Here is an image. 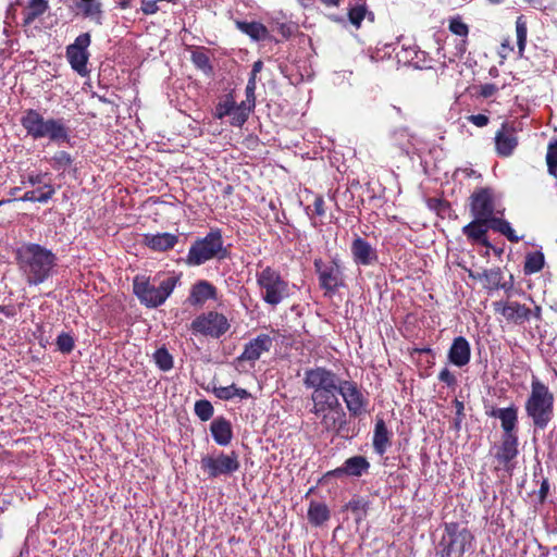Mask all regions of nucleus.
Returning <instances> with one entry per match:
<instances>
[{
    "mask_svg": "<svg viewBox=\"0 0 557 557\" xmlns=\"http://www.w3.org/2000/svg\"><path fill=\"white\" fill-rule=\"evenodd\" d=\"M323 205H324V201H323V199H322V198H317V199L314 200V203H313V206H314V211H315V213H317L318 215H322V214H324Z\"/></svg>",
    "mask_w": 557,
    "mask_h": 557,
    "instance_id": "obj_62",
    "label": "nucleus"
},
{
    "mask_svg": "<svg viewBox=\"0 0 557 557\" xmlns=\"http://www.w3.org/2000/svg\"><path fill=\"white\" fill-rule=\"evenodd\" d=\"M548 491H549L548 481L543 480V482L541 483L540 491H539V497H540L541 502H544V499L546 498V496L548 494Z\"/></svg>",
    "mask_w": 557,
    "mask_h": 557,
    "instance_id": "obj_58",
    "label": "nucleus"
},
{
    "mask_svg": "<svg viewBox=\"0 0 557 557\" xmlns=\"http://www.w3.org/2000/svg\"><path fill=\"white\" fill-rule=\"evenodd\" d=\"M257 283L262 292V299L271 306H277L289 296L288 283L270 267L257 274Z\"/></svg>",
    "mask_w": 557,
    "mask_h": 557,
    "instance_id": "obj_8",
    "label": "nucleus"
},
{
    "mask_svg": "<svg viewBox=\"0 0 557 557\" xmlns=\"http://www.w3.org/2000/svg\"><path fill=\"white\" fill-rule=\"evenodd\" d=\"M448 359L453 364L462 367L470 360V350H449Z\"/></svg>",
    "mask_w": 557,
    "mask_h": 557,
    "instance_id": "obj_45",
    "label": "nucleus"
},
{
    "mask_svg": "<svg viewBox=\"0 0 557 557\" xmlns=\"http://www.w3.org/2000/svg\"><path fill=\"white\" fill-rule=\"evenodd\" d=\"M373 448L379 455L386 453L387 447L391 445V432L382 418H376L374 432H373Z\"/></svg>",
    "mask_w": 557,
    "mask_h": 557,
    "instance_id": "obj_23",
    "label": "nucleus"
},
{
    "mask_svg": "<svg viewBox=\"0 0 557 557\" xmlns=\"http://www.w3.org/2000/svg\"><path fill=\"white\" fill-rule=\"evenodd\" d=\"M393 140L403 151L409 152V148L412 145V136L409 134L407 128H399L393 133Z\"/></svg>",
    "mask_w": 557,
    "mask_h": 557,
    "instance_id": "obj_40",
    "label": "nucleus"
},
{
    "mask_svg": "<svg viewBox=\"0 0 557 557\" xmlns=\"http://www.w3.org/2000/svg\"><path fill=\"white\" fill-rule=\"evenodd\" d=\"M438 380L446 383L448 386H454L457 382L455 375L447 368H444L440 372Z\"/></svg>",
    "mask_w": 557,
    "mask_h": 557,
    "instance_id": "obj_52",
    "label": "nucleus"
},
{
    "mask_svg": "<svg viewBox=\"0 0 557 557\" xmlns=\"http://www.w3.org/2000/svg\"><path fill=\"white\" fill-rule=\"evenodd\" d=\"M525 411L536 429L544 430L554 418V395L548 387L533 379Z\"/></svg>",
    "mask_w": 557,
    "mask_h": 557,
    "instance_id": "obj_4",
    "label": "nucleus"
},
{
    "mask_svg": "<svg viewBox=\"0 0 557 557\" xmlns=\"http://www.w3.org/2000/svg\"><path fill=\"white\" fill-rule=\"evenodd\" d=\"M48 10L47 0H30L23 12L25 25H30Z\"/></svg>",
    "mask_w": 557,
    "mask_h": 557,
    "instance_id": "obj_32",
    "label": "nucleus"
},
{
    "mask_svg": "<svg viewBox=\"0 0 557 557\" xmlns=\"http://www.w3.org/2000/svg\"><path fill=\"white\" fill-rule=\"evenodd\" d=\"M180 282V276L169 275L157 282L146 276H136L133 281V290L139 301L148 308H157L165 302Z\"/></svg>",
    "mask_w": 557,
    "mask_h": 557,
    "instance_id": "obj_3",
    "label": "nucleus"
},
{
    "mask_svg": "<svg viewBox=\"0 0 557 557\" xmlns=\"http://www.w3.org/2000/svg\"><path fill=\"white\" fill-rule=\"evenodd\" d=\"M512 288V276H510V282H504L502 283V281L499 282V286H498V289H504V290H510Z\"/></svg>",
    "mask_w": 557,
    "mask_h": 557,
    "instance_id": "obj_64",
    "label": "nucleus"
},
{
    "mask_svg": "<svg viewBox=\"0 0 557 557\" xmlns=\"http://www.w3.org/2000/svg\"><path fill=\"white\" fill-rule=\"evenodd\" d=\"M492 416L500 420L504 435L515 434L518 421L517 408H498L493 410Z\"/></svg>",
    "mask_w": 557,
    "mask_h": 557,
    "instance_id": "obj_28",
    "label": "nucleus"
},
{
    "mask_svg": "<svg viewBox=\"0 0 557 557\" xmlns=\"http://www.w3.org/2000/svg\"><path fill=\"white\" fill-rule=\"evenodd\" d=\"M471 213L481 221H492L495 213L502 211L495 209L493 193L488 188H481L471 196Z\"/></svg>",
    "mask_w": 557,
    "mask_h": 557,
    "instance_id": "obj_12",
    "label": "nucleus"
},
{
    "mask_svg": "<svg viewBox=\"0 0 557 557\" xmlns=\"http://www.w3.org/2000/svg\"><path fill=\"white\" fill-rule=\"evenodd\" d=\"M527 34H528L527 22L523 18V16H519L516 21V35H517L518 52H519L520 57L523 55V52L525 49Z\"/></svg>",
    "mask_w": 557,
    "mask_h": 557,
    "instance_id": "obj_36",
    "label": "nucleus"
},
{
    "mask_svg": "<svg viewBox=\"0 0 557 557\" xmlns=\"http://www.w3.org/2000/svg\"><path fill=\"white\" fill-rule=\"evenodd\" d=\"M451 349H465V348H469V343L467 342L466 338L459 336V337H456L453 342V344L450 345Z\"/></svg>",
    "mask_w": 557,
    "mask_h": 557,
    "instance_id": "obj_56",
    "label": "nucleus"
},
{
    "mask_svg": "<svg viewBox=\"0 0 557 557\" xmlns=\"http://www.w3.org/2000/svg\"><path fill=\"white\" fill-rule=\"evenodd\" d=\"M90 42V35L88 33H84L77 36L75 41L66 48V59L71 64V67L81 76H86L88 74L87 62L89 53L87 48Z\"/></svg>",
    "mask_w": 557,
    "mask_h": 557,
    "instance_id": "obj_11",
    "label": "nucleus"
},
{
    "mask_svg": "<svg viewBox=\"0 0 557 557\" xmlns=\"http://www.w3.org/2000/svg\"><path fill=\"white\" fill-rule=\"evenodd\" d=\"M236 27L255 41L264 40L269 36L267 27L259 22L236 21Z\"/></svg>",
    "mask_w": 557,
    "mask_h": 557,
    "instance_id": "obj_29",
    "label": "nucleus"
},
{
    "mask_svg": "<svg viewBox=\"0 0 557 557\" xmlns=\"http://www.w3.org/2000/svg\"><path fill=\"white\" fill-rule=\"evenodd\" d=\"M212 393L222 400H230L234 397H238L240 399H247L250 397V393L245 389L237 387L235 384H231L228 386H216L212 383Z\"/></svg>",
    "mask_w": 557,
    "mask_h": 557,
    "instance_id": "obj_31",
    "label": "nucleus"
},
{
    "mask_svg": "<svg viewBox=\"0 0 557 557\" xmlns=\"http://www.w3.org/2000/svg\"><path fill=\"white\" fill-rule=\"evenodd\" d=\"M260 358V350H244L243 354L234 361V366L238 371H247L246 362L252 367V363Z\"/></svg>",
    "mask_w": 557,
    "mask_h": 557,
    "instance_id": "obj_37",
    "label": "nucleus"
},
{
    "mask_svg": "<svg viewBox=\"0 0 557 557\" xmlns=\"http://www.w3.org/2000/svg\"><path fill=\"white\" fill-rule=\"evenodd\" d=\"M517 446L518 438L516 434L503 435L502 444L495 454V458L499 465L504 466V463L510 462L517 456Z\"/></svg>",
    "mask_w": 557,
    "mask_h": 557,
    "instance_id": "obj_22",
    "label": "nucleus"
},
{
    "mask_svg": "<svg viewBox=\"0 0 557 557\" xmlns=\"http://www.w3.org/2000/svg\"><path fill=\"white\" fill-rule=\"evenodd\" d=\"M18 270L29 286L45 283L53 275L57 256L48 248L34 243H24L15 250Z\"/></svg>",
    "mask_w": 557,
    "mask_h": 557,
    "instance_id": "obj_1",
    "label": "nucleus"
},
{
    "mask_svg": "<svg viewBox=\"0 0 557 557\" xmlns=\"http://www.w3.org/2000/svg\"><path fill=\"white\" fill-rule=\"evenodd\" d=\"M544 265V257L541 252L529 253L524 262V272L533 274L542 270Z\"/></svg>",
    "mask_w": 557,
    "mask_h": 557,
    "instance_id": "obj_38",
    "label": "nucleus"
},
{
    "mask_svg": "<svg viewBox=\"0 0 557 557\" xmlns=\"http://www.w3.org/2000/svg\"><path fill=\"white\" fill-rule=\"evenodd\" d=\"M152 358L162 371H169L173 368V357L169 354V350H154Z\"/></svg>",
    "mask_w": 557,
    "mask_h": 557,
    "instance_id": "obj_41",
    "label": "nucleus"
},
{
    "mask_svg": "<svg viewBox=\"0 0 557 557\" xmlns=\"http://www.w3.org/2000/svg\"><path fill=\"white\" fill-rule=\"evenodd\" d=\"M216 297L215 286L206 280H200L191 286L188 302L195 307H202L207 300H215Z\"/></svg>",
    "mask_w": 557,
    "mask_h": 557,
    "instance_id": "obj_17",
    "label": "nucleus"
},
{
    "mask_svg": "<svg viewBox=\"0 0 557 557\" xmlns=\"http://www.w3.org/2000/svg\"><path fill=\"white\" fill-rule=\"evenodd\" d=\"M75 7L85 18H89L97 25H102L104 15L102 3L99 0H78L75 2Z\"/></svg>",
    "mask_w": 557,
    "mask_h": 557,
    "instance_id": "obj_24",
    "label": "nucleus"
},
{
    "mask_svg": "<svg viewBox=\"0 0 557 557\" xmlns=\"http://www.w3.org/2000/svg\"><path fill=\"white\" fill-rule=\"evenodd\" d=\"M200 467L208 478L214 479L222 475H232L240 468L238 454L232 450L228 454L219 451L206 455L200 460Z\"/></svg>",
    "mask_w": 557,
    "mask_h": 557,
    "instance_id": "obj_9",
    "label": "nucleus"
},
{
    "mask_svg": "<svg viewBox=\"0 0 557 557\" xmlns=\"http://www.w3.org/2000/svg\"><path fill=\"white\" fill-rule=\"evenodd\" d=\"M468 120L478 127H484L488 123V117L484 114L470 115Z\"/></svg>",
    "mask_w": 557,
    "mask_h": 557,
    "instance_id": "obj_53",
    "label": "nucleus"
},
{
    "mask_svg": "<svg viewBox=\"0 0 557 557\" xmlns=\"http://www.w3.org/2000/svg\"><path fill=\"white\" fill-rule=\"evenodd\" d=\"M488 226L490 221H481L480 219L474 218L473 221L462 227V233L468 237V239L472 242H480L484 246H488L485 238Z\"/></svg>",
    "mask_w": 557,
    "mask_h": 557,
    "instance_id": "obj_27",
    "label": "nucleus"
},
{
    "mask_svg": "<svg viewBox=\"0 0 557 557\" xmlns=\"http://www.w3.org/2000/svg\"><path fill=\"white\" fill-rule=\"evenodd\" d=\"M546 163L548 168L549 174H556L557 169V140L555 143L549 144L547 154H546Z\"/></svg>",
    "mask_w": 557,
    "mask_h": 557,
    "instance_id": "obj_46",
    "label": "nucleus"
},
{
    "mask_svg": "<svg viewBox=\"0 0 557 557\" xmlns=\"http://www.w3.org/2000/svg\"><path fill=\"white\" fill-rule=\"evenodd\" d=\"M227 250L223 247V239L219 230L211 231L203 238L197 239L189 248L186 262L197 267L218 258L224 259Z\"/></svg>",
    "mask_w": 557,
    "mask_h": 557,
    "instance_id": "obj_6",
    "label": "nucleus"
},
{
    "mask_svg": "<svg viewBox=\"0 0 557 557\" xmlns=\"http://www.w3.org/2000/svg\"><path fill=\"white\" fill-rule=\"evenodd\" d=\"M447 543L461 557L471 546L473 535L467 529L458 530L456 523H447L445 525V535Z\"/></svg>",
    "mask_w": 557,
    "mask_h": 557,
    "instance_id": "obj_15",
    "label": "nucleus"
},
{
    "mask_svg": "<svg viewBox=\"0 0 557 557\" xmlns=\"http://www.w3.org/2000/svg\"><path fill=\"white\" fill-rule=\"evenodd\" d=\"M495 310L502 313L507 320L513 322H522L528 319L530 310L519 302H495Z\"/></svg>",
    "mask_w": 557,
    "mask_h": 557,
    "instance_id": "obj_21",
    "label": "nucleus"
},
{
    "mask_svg": "<svg viewBox=\"0 0 557 557\" xmlns=\"http://www.w3.org/2000/svg\"><path fill=\"white\" fill-rule=\"evenodd\" d=\"M337 394L343 397L351 416L359 417L366 412L368 399L356 382L344 380Z\"/></svg>",
    "mask_w": 557,
    "mask_h": 557,
    "instance_id": "obj_13",
    "label": "nucleus"
},
{
    "mask_svg": "<svg viewBox=\"0 0 557 557\" xmlns=\"http://www.w3.org/2000/svg\"><path fill=\"white\" fill-rule=\"evenodd\" d=\"M449 30L460 37H466L468 35L469 28L467 24H465L461 18L455 17L449 22Z\"/></svg>",
    "mask_w": 557,
    "mask_h": 557,
    "instance_id": "obj_48",
    "label": "nucleus"
},
{
    "mask_svg": "<svg viewBox=\"0 0 557 557\" xmlns=\"http://www.w3.org/2000/svg\"><path fill=\"white\" fill-rule=\"evenodd\" d=\"M369 467L370 463L363 456H354L348 458L334 473L337 475L344 473L350 476H361Z\"/></svg>",
    "mask_w": 557,
    "mask_h": 557,
    "instance_id": "obj_26",
    "label": "nucleus"
},
{
    "mask_svg": "<svg viewBox=\"0 0 557 557\" xmlns=\"http://www.w3.org/2000/svg\"><path fill=\"white\" fill-rule=\"evenodd\" d=\"M351 75L350 71H342L334 73L333 82L335 84L341 83L344 79H347Z\"/></svg>",
    "mask_w": 557,
    "mask_h": 557,
    "instance_id": "obj_60",
    "label": "nucleus"
},
{
    "mask_svg": "<svg viewBox=\"0 0 557 557\" xmlns=\"http://www.w3.org/2000/svg\"><path fill=\"white\" fill-rule=\"evenodd\" d=\"M178 242V236L172 233H157L144 235V244L154 251L172 249Z\"/></svg>",
    "mask_w": 557,
    "mask_h": 557,
    "instance_id": "obj_19",
    "label": "nucleus"
},
{
    "mask_svg": "<svg viewBox=\"0 0 557 557\" xmlns=\"http://www.w3.org/2000/svg\"><path fill=\"white\" fill-rule=\"evenodd\" d=\"M310 411L319 420L323 431L337 434L347 424L346 412L338 397L312 400Z\"/></svg>",
    "mask_w": 557,
    "mask_h": 557,
    "instance_id": "obj_7",
    "label": "nucleus"
},
{
    "mask_svg": "<svg viewBox=\"0 0 557 557\" xmlns=\"http://www.w3.org/2000/svg\"><path fill=\"white\" fill-rule=\"evenodd\" d=\"M54 188L50 184H45L42 189L26 191L22 197V201L45 203L52 198Z\"/></svg>",
    "mask_w": 557,
    "mask_h": 557,
    "instance_id": "obj_33",
    "label": "nucleus"
},
{
    "mask_svg": "<svg viewBox=\"0 0 557 557\" xmlns=\"http://www.w3.org/2000/svg\"><path fill=\"white\" fill-rule=\"evenodd\" d=\"M194 61L200 67H205L206 65H208L209 62L208 58L203 53L195 54Z\"/></svg>",
    "mask_w": 557,
    "mask_h": 557,
    "instance_id": "obj_61",
    "label": "nucleus"
},
{
    "mask_svg": "<svg viewBox=\"0 0 557 557\" xmlns=\"http://www.w3.org/2000/svg\"><path fill=\"white\" fill-rule=\"evenodd\" d=\"M193 327L196 332L219 337L227 331L228 322L223 314L211 311L198 317L193 322Z\"/></svg>",
    "mask_w": 557,
    "mask_h": 557,
    "instance_id": "obj_14",
    "label": "nucleus"
},
{
    "mask_svg": "<svg viewBox=\"0 0 557 557\" xmlns=\"http://www.w3.org/2000/svg\"><path fill=\"white\" fill-rule=\"evenodd\" d=\"M366 14L367 8L364 5H356L349 10V21L352 25L359 27L361 25V22L364 20Z\"/></svg>",
    "mask_w": 557,
    "mask_h": 557,
    "instance_id": "obj_47",
    "label": "nucleus"
},
{
    "mask_svg": "<svg viewBox=\"0 0 557 557\" xmlns=\"http://www.w3.org/2000/svg\"><path fill=\"white\" fill-rule=\"evenodd\" d=\"M348 507L352 511H357L360 509H364L366 503L362 499H352L351 502H349Z\"/></svg>",
    "mask_w": 557,
    "mask_h": 557,
    "instance_id": "obj_59",
    "label": "nucleus"
},
{
    "mask_svg": "<svg viewBox=\"0 0 557 557\" xmlns=\"http://www.w3.org/2000/svg\"><path fill=\"white\" fill-rule=\"evenodd\" d=\"M331 517L330 509L324 503L310 502L308 508V520L314 527L325 523Z\"/></svg>",
    "mask_w": 557,
    "mask_h": 557,
    "instance_id": "obj_30",
    "label": "nucleus"
},
{
    "mask_svg": "<svg viewBox=\"0 0 557 557\" xmlns=\"http://www.w3.org/2000/svg\"><path fill=\"white\" fill-rule=\"evenodd\" d=\"M482 275H484L483 280L488 287L498 289L499 282L502 281V271L499 268L483 270Z\"/></svg>",
    "mask_w": 557,
    "mask_h": 557,
    "instance_id": "obj_44",
    "label": "nucleus"
},
{
    "mask_svg": "<svg viewBox=\"0 0 557 557\" xmlns=\"http://www.w3.org/2000/svg\"><path fill=\"white\" fill-rule=\"evenodd\" d=\"M343 381L335 372L315 367L306 370L304 385L312 389L311 400L330 399L337 397Z\"/></svg>",
    "mask_w": 557,
    "mask_h": 557,
    "instance_id": "obj_5",
    "label": "nucleus"
},
{
    "mask_svg": "<svg viewBox=\"0 0 557 557\" xmlns=\"http://www.w3.org/2000/svg\"><path fill=\"white\" fill-rule=\"evenodd\" d=\"M213 406L207 399L197 400L195 404V413L201 421H208L213 416Z\"/></svg>",
    "mask_w": 557,
    "mask_h": 557,
    "instance_id": "obj_42",
    "label": "nucleus"
},
{
    "mask_svg": "<svg viewBox=\"0 0 557 557\" xmlns=\"http://www.w3.org/2000/svg\"><path fill=\"white\" fill-rule=\"evenodd\" d=\"M440 546L442 547L440 552L441 557H451L453 553H455L454 548L447 543L446 536H443Z\"/></svg>",
    "mask_w": 557,
    "mask_h": 557,
    "instance_id": "obj_54",
    "label": "nucleus"
},
{
    "mask_svg": "<svg viewBox=\"0 0 557 557\" xmlns=\"http://www.w3.org/2000/svg\"><path fill=\"white\" fill-rule=\"evenodd\" d=\"M253 110V107L249 106V103L240 102L239 104H234V110L228 115L231 117V124L233 126L240 127L248 120L250 112Z\"/></svg>",
    "mask_w": 557,
    "mask_h": 557,
    "instance_id": "obj_35",
    "label": "nucleus"
},
{
    "mask_svg": "<svg viewBox=\"0 0 557 557\" xmlns=\"http://www.w3.org/2000/svg\"><path fill=\"white\" fill-rule=\"evenodd\" d=\"M490 227L504 235L511 243H518L521 239V237L518 236L515 230L511 227V224L500 218L493 219L490 222Z\"/></svg>",
    "mask_w": 557,
    "mask_h": 557,
    "instance_id": "obj_34",
    "label": "nucleus"
},
{
    "mask_svg": "<svg viewBox=\"0 0 557 557\" xmlns=\"http://www.w3.org/2000/svg\"><path fill=\"white\" fill-rule=\"evenodd\" d=\"M158 0H143L141 1V11L146 15H151L158 12L159 8L157 5Z\"/></svg>",
    "mask_w": 557,
    "mask_h": 557,
    "instance_id": "obj_51",
    "label": "nucleus"
},
{
    "mask_svg": "<svg viewBox=\"0 0 557 557\" xmlns=\"http://www.w3.org/2000/svg\"><path fill=\"white\" fill-rule=\"evenodd\" d=\"M313 264L319 276L320 286L325 290V294H334L339 287L344 286L343 269L337 259L330 262L315 259Z\"/></svg>",
    "mask_w": 557,
    "mask_h": 557,
    "instance_id": "obj_10",
    "label": "nucleus"
},
{
    "mask_svg": "<svg viewBox=\"0 0 557 557\" xmlns=\"http://www.w3.org/2000/svg\"><path fill=\"white\" fill-rule=\"evenodd\" d=\"M497 91V87L494 84H485L481 86V96L484 98L492 97Z\"/></svg>",
    "mask_w": 557,
    "mask_h": 557,
    "instance_id": "obj_55",
    "label": "nucleus"
},
{
    "mask_svg": "<svg viewBox=\"0 0 557 557\" xmlns=\"http://www.w3.org/2000/svg\"><path fill=\"white\" fill-rule=\"evenodd\" d=\"M496 151L502 157H509L518 145L513 128L504 124L495 136Z\"/></svg>",
    "mask_w": 557,
    "mask_h": 557,
    "instance_id": "obj_18",
    "label": "nucleus"
},
{
    "mask_svg": "<svg viewBox=\"0 0 557 557\" xmlns=\"http://www.w3.org/2000/svg\"><path fill=\"white\" fill-rule=\"evenodd\" d=\"M51 162H52V166L55 169V170H66L71 163H72V158L70 156V153H67L66 151H57L54 153V156L52 157L51 159Z\"/></svg>",
    "mask_w": 557,
    "mask_h": 557,
    "instance_id": "obj_43",
    "label": "nucleus"
},
{
    "mask_svg": "<svg viewBox=\"0 0 557 557\" xmlns=\"http://www.w3.org/2000/svg\"><path fill=\"white\" fill-rule=\"evenodd\" d=\"M255 90H256V78L255 75H251L248 79V83L246 85V100L243 102L249 103V106L253 107L256 106V98H255Z\"/></svg>",
    "mask_w": 557,
    "mask_h": 557,
    "instance_id": "obj_49",
    "label": "nucleus"
},
{
    "mask_svg": "<svg viewBox=\"0 0 557 557\" xmlns=\"http://www.w3.org/2000/svg\"><path fill=\"white\" fill-rule=\"evenodd\" d=\"M354 261L360 265H372L377 261L376 249L361 237H356L351 243Z\"/></svg>",
    "mask_w": 557,
    "mask_h": 557,
    "instance_id": "obj_16",
    "label": "nucleus"
},
{
    "mask_svg": "<svg viewBox=\"0 0 557 557\" xmlns=\"http://www.w3.org/2000/svg\"><path fill=\"white\" fill-rule=\"evenodd\" d=\"M0 312L7 318H12L16 315L17 308L14 306H0Z\"/></svg>",
    "mask_w": 557,
    "mask_h": 557,
    "instance_id": "obj_57",
    "label": "nucleus"
},
{
    "mask_svg": "<svg viewBox=\"0 0 557 557\" xmlns=\"http://www.w3.org/2000/svg\"><path fill=\"white\" fill-rule=\"evenodd\" d=\"M21 124L35 140L48 138L58 145L70 141L69 128L62 119H46L35 109L24 111Z\"/></svg>",
    "mask_w": 557,
    "mask_h": 557,
    "instance_id": "obj_2",
    "label": "nucleus"
},
{
    "mask_svg": "<svg viewBox=\"0 0 557 557\" xmlns=\"http://www.w3.org/2000/svg\"><path fill=\"white\" fill-rule=\"evenodd\" d=\"M44 175L42 174H36V175H29L28 176V183L32 186L39 185L42 183Z\"/></svg>",
    "mask_w": 557,
    "mask_h": 557,
    "instance_id": "obj_63",
    "label": "nucleus"
},
{
    "mask_svg": "<svg viewBox=\"0 0 557 557\" xmlns=\"http://www.w3.org/2000/svg\"><path fill=\"white\" fill-rule=\"evenodd\" d=\"M235 103L236 101L232 95L224 96L215 107L214 116L219 120L228 116L232 113V110H234Z\"/></svg>",
    "mask_w": 557,
    "mask_h": 557,
    "instance_id": "obj_39",
    "label": "nucleus"
},
{
    "mask_svg": "<svg viewBox=\"0 0 557 557\" xmlns=\"http://www.w3.org/2000/svg\"><path fill=\"white\" fill-rule=\"evenodd\" d=\"M282 337V334L278 331L271 330L265 333L259 334L248 344H246L245 348H271V347H288V343L278 342V338Z\"/></svg>",
    "mask_w": 557,
    "mask_h": 557,
    "instance_id": "obj_25",
    "label": "nucleus"
},
{
    "mask_svg": "<svg viewBox=\"0 0 557 557\" xmlns=\"http://www.w3.org/2000/svg\"><path fill=\"white\" fill-rule=\"evenodd\" d=\"M210 431L214 442L220 446H227L233 438L232 425L224 417H219L211 422Z\"/></svg>",
    "mask_w": 557,
    "mask_h": 557,
    "instance_id": "obj_20",
    "label": "nucleus"
},
{
    "mask_svg": "<svg viewBox=\"0 0 557 557\" xmlns=\"http://www.w3.org/2000/svg\"><path fill=\"white\" fill-rule=\"evenodd\" d=\"M57 346L58 348H73L74 339L67 333H60L57 336Z\"/></svg>",
    "mask_w": 557,
    "mask_h": 557,
    "instance_id": "obj_50",
    "label": "nucleus"
}]
</instances>
